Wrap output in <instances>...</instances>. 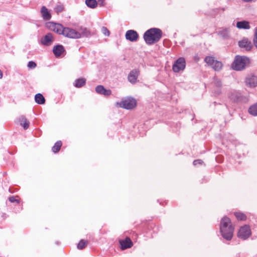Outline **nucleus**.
Instances as JSON below:
<instances>
[{
	"mask_svg": "<svg viewBox=\"0 0 257 257\" xmlns=\"http://www.w3.org/2000/svg\"><path fill=\"white\" fill-rule=\"evenodd\" d=\"M86 83V80L83 78H80L75 80L74 86L77 88H80L84 86Z\"/></svg>",
	"mask_w": 257,
	"mask_h": 257,
	"instance_id": "412c9836",
	"label": "nucleus"
},
{
	"mask_svg": "<svg viewBox=\"0 0 257 257\" xmlns=\"http://www.w3.org/2000/svg\"><path fill=\"white\" fill-rule=\"evenodd\" d=\"M3 77V73L1 70H0V78Z\"/></svg>",
	"mask_w": 257,
	"mask_h": 257,
	"instance_id": "e433bc0d",
	"label": "nucleus"
},
{
	"mask_svg": "<svg viewBox=\"0 0 257 257\" xmlns=\"http://www.w3.org/2000/svg\"><path fill=\"white\" fill-rule=\"evenodd\" d=\"M250 235L251 231L249 226L247 225L241 227L238 232V237L243 239H246Z\"/></svg>",
	"mask_w": 257,
	"mask_h": 257,
	"instance_id": "1a4fd4ad",
	"label": "nucleus"
},
{
	"mask_svg": "<svg viewBox=\"0 0 257 257\" xmlns=\"http://www.w3.org/2000/svg\"><path fill=\"white\" fill-rule=\"evenodd\" d=\"M248 113L253 115L257 116V102L251 105L248 109Z\"/></svg>",
	"mask_w": 257,
	"mask_h": 257,
	"instance_id": "5701e85b",
	"label": "nucleus"
},
{
	"mask_svg": "<svg viewBox=\"0 0 257 257\" xmlns=\"http://www.w3.org/2000/svg\"><path fill=\"white\" fill-rule=\"evenodd\" d=\"M54 41L52 34L49 33L41 39L40 43L45 46H50Z\"/></svg>",
	"mask_w": 257,
	"mask_h": 257,
	"instance_id": "9d476101",
	"label": "nucleus"
},
{
	"mask_svg": "<svg viewBox=\"0 0 257 257\" xmlns=\"http://www.w3.org/2000/svg\"><path fill=\"white\" fill-rule=\"evenodd\" d=\"M186 67V61L184 58L180 57L174 62L172 66L173 71L174 72H179L183 71Z\"/></svg>",
	"mask_w": 257,
	"mask_h": 257,
	"instance_id": "20e7f679",
	"label": "nucleus"
},
{
	"mask_svg": "<svg viewBox=\"0 0 257 257\" xmlns=\"http://www.w3.org/2000/svg\"><path fill=\"white\" fill-rule=\"evenodd\" d=\"M80 34H81V37H89L91 35L89 30L86 28L81 29V33Z\"/></svg>",
	"mask_w": 257,
	"mask_h": 257,
	"instance_id": "bb28decb",
	"label": "nucleus"
},
{
	"mask_svg": "<svg viewBox=\"0 0 257 257\" xmlns=\"http://www.w3.org/2000/svg\"><path fill=\"white\" fill-rule=\"evenodd\" d=\"M211 67L214 70L219 71L222 67V64L221 62L215 60L213 65Z\"/></svg>",
	"mask_w": 257,
	"mask_h": 257,
	"instance_id": "a878e982",
	"label": "nucleus"
},
{
	"mask_svg": "<svg viewBox=\"0 0 257 257\" xmlns=\"http://www.w3.org/2000/svg\"><path fill=\"white\" fill-rule=\"evenodd\" d=\"M250 63L249 59L244 56H236L232 64V68L236 71H241Z\"/></svg>",
	"mask_w": 257,
	"mask_h": 257,
	"instance_id": "7ed1b4c3",
	"label": "nucleus"
},
{
	"mask_svg": "<svg viewBox=\"0 0 257 257\" xmlns=\"http://www.w3.org/2000/svg\"><path fill=\"white\" fill-rule=\"evenodd\" d=\"M63 35L66 37L72 39H79L81 37L80 33L75 29L69 27H65Z\"/></svg>",
	"mask_w": 257,
	"mask_h": 257,
	"instance_id": "39448f33",
	"label": "nucleus"
},
{
	"mask_svg": "<svg viewBox=\"0 0 257 257\" xmlns=\"http://www.w3.org/2000/svg\"><path fill=\"white\" fill-rule=\"evenodd\" d=\"M96 92L100 94L108 96L111 94V91L110 89H106L102 85H98L95 87Z\"/></svg>",
	"mask_w": 257,
	"mask_h": 257,
	"instance_id": "4468645a",
	"label": "nucleus"
},
{
	"mask_svg": "<svg viewBox=\"0 0 257 257\" xmlns=\"http://www.w3.org/2000/svg\"><path fill=\"white\" fill-rule=\"evenodd\" d=\"M18 121L20 125L22 126L25 130H27L29 128L30 122L27 119L25 116L22 115L18 118Z\"/></svg>",
	"mask_w": 257,
	"mask_h": 257,
	"instance_id": "f3484780",
	"label": "nucleus"
},
{
	"mask_svg": "<svg viewBox=\"0 0 257 257\" xmlns=\"http://www.w3.org/2000/svg\"><path fill=\"white\" fill-rule=\"evenodd\" d=\"M202 163L203 161L200 159L195 160L193 161V165L194 166H196L198 164H202Z\"/></svg>",
	"mask_w": 257,
	"mask_h": 257,
	"instance_id": "c9c22d12",
	"label": "nucleus"
},
{
	"mask_svg": "<svg viewBox=\"0 0 257 257\" xmlns=\"http://www.w3.org/2000/svg\"><path fill=\"white\" fill-rule=\"evenodd\" d=\"M238 45L241 48H244L246 51H249L252 48L251 41L247 39H243L238 42Z\"/></svg>",
	"mask_w": 257,
	"mask_h": 257,
	"instance_id": "ddd939ff",
	"label": "nucleus"
},
{
	"mask_svg": "<svg viewBox=\"0 0 257 257\" xmlns=\"http://www.w3.org/2000/svg\"><path fill=\"white\" fill-rule=\"evenodd\" d=\"M125 38L131 42H136L139 38L138 33L135 30H128L125 34Z\"/></svg>",
	"mask_w": 257,
	"mask_h": 257,
	"instance_id": "f8f14e48",
	"label": "nucleus"
},
{
	"mask_svg": "<svg viewBox=\"0 0 257 257\" xmlns=\"http://www.w3.org/2000/svg\"><path fill=\"white\" fill-rule=\"evenodd\" d=\"M234 215L238 220H245L246 219V215L243 213L241 212H235Z\"/></svg>",
	"mask_w": 257,
	"mask_h": 257,
	"instance_id": "7c9ffc66",
	"label": "nucleus"
},
{
	"mask_svg": "<svg viewBox=\"0 0 257 257\" xmlns=\"http://www.w3.org/2000/svg\"><path fill=\"white\" fill-rule=\"evenodd\" d=\"M205 62L208 64L209 65L212 66L215 60H214V58L211 56H207L204 59Z\"/></svg>",
	"mask_w": 257,
	"mask_h": 257,
	"instance_id": "cd10ccee",
	"label": "nucleus"
},
{
	"mask_svg": "<svg viewBox=\"0 0 257 257\" xmlns=\"http://www.w3.org/2000/svg\"><path fill=\"white\" fill-rule=\"evenodd\" d=\"M63 6L61 5H57L55 8V11L59 13L62 12L63 10Z\"/></svg>",
	"mask_w": 257,
	"mask_h": 257,
	"instance_id": "72a5a7b5",
	"label": "nucleus"
},
{
	"mask_svg": "<svg viewBox=\"0 0 257 257\" xmlns=\"http://www.w3.org/2000/svg\"><path fill=\"white\" fill-rule=\"evenodd\" d=\"M136 105V100L132 97H127L120 102V106L125 109H131Z\"/></svg>",
	"mask_w": 257,
	"mask_h": 257,
	"instance_id": "423d86ee",
	"label": "nucleus"
},
{
	"mask_svg": "<svg viewBox=\"0 0 257 257\" xmlns=\"http://www.w3.org/2000/svg\"><path fill=\"white\" fill-rule=\"evenodd\" d=\"M101 32L105 36H108L110 34L109 30L105 27L101 28Z\"/></svg>",
	"mask_w": 257,
	"mask_h": 257,
	"instance_id": "2f4dec72",
	"label": "nucleus"
},
{
	"mask_svg": "<svg viewBox=\"0 0 257 257\" xmlns=\"http://www.w3.org/2000/svg\"><path fill=\"white\" fill-rule=\"evenodd\" d=\"M86 6L91 9H94L97 7L98 3L96 0H85Z\"/></svg>",
	"mask_w": 257,
	"mask_h": 257,
	"instance_id": "b1692460",
	"label": "nucleus"
},
{
	"mask_svg": "<svg viewBox=\"0 0 257 257\" xmlns=\"http://www.w3.org/2000/svg\"><path fill=\"white\" fill-rule=\"evenodd\" d=\"M100 1H101V2H100V4H102V2H103V1L100 0Z\"/></svg>",
	"mask_w": 257,
	"mask_h": 257,
	"instance_id": "ea45409f",
	"label": "nucleus"
},
{
	"mask_svg": "<svg viewBox=\"0 0 257 257\" xmlns=\"http://www.w3.org/2000/svg\"><path fill=\"white\" fill-rule=\"evenodd\" d=\"M41 12L44 19L46 20H49L51 19V14L49 12L48 9L45 6H43L42 7Z\"/></svg>",
	"mask_w": 257,
	"mask_h": 257,
	"instance_id": "6ab92c4d",
	"label": "nucleus"
},
{
	"mask_svg": "<svg viewBox=\"0 0 257 257\" xmlns=\"http://www.w3.org/2000/svg\"><path fill=\"white\" fill-rule=\"evenodd\" d=\"M162 37V32L158 28H151L144 34V39L148 45H152L160 41Z\"/></svg>",
	"mask_w": 257,
	"mask_h": 257,
	"instance_id": "f03ea898",
	"label": "nucleus"
},
{
	"mask_svg": "<svg viewBox=\"0 0 257 257\" xmlns=\"http://www.w3.org/2000/svg\"><path fill=\"white\" fill-rule=\"evenodd\" d=\"M236 27L239 29L248 30L250 28L249 23L246 21H239L236 23Z\"/></svg>",
	"mask_w": 257,
	"mask_h": 257,
	"instance_id": "a211bd4d",
	"label": "nucleus"
},
{
	"mask_svg": "<svg viewBox=\"0 0 257 257\" xmlns=\"http://www.w3.org/2000/svg\"><path fill=\"white\" fill-rule=\"evenodd\" d=\"M88 241L87 240L81 239L77 244V248L79 249H82L85 247Z\"/></svg>",
	"mask_w": 257,
	"mask_h": 257,
	"instance_id": "c85d7f7f",
	"label": "nucleus"
},
{
	"mask_svg": "<svg viewBox=\"0 0 257 257\" xmlns=\"http://www.w3.org/2000/svg\"><path fill=\"white\" fill-rule=\"evenodd\" d=\"M9 200L12 203L16 202L18 204L19 203V200L18 199H16L15 197L14 196L10 197L9 198Z\"/></svg>",
	"mask_w": 257,
	"mask_h": 257,
	"instance_id": "f704fd0d",
	"label": "nucleus"
},
{
	"mask_svg": "<svg viewBox=\"0 0 257 257\" xmlns=\"http://www.w3.org/2000/svg\"><path fill=\"white\" fill-rule=\"evenodd\" d=\"M46 26L51 31H53L60 35L63 34L65 27H63L61 24L49 22L46 24Z\"/></svg>",
	"mask_w": 257,
	"mask_h": 257,
	"instance_id": "0eeeda50",
	"label": "nucleus"
},
{
	"mask_svg": "<svg viewBox=\"0 0 257 257\" xmlns=\"http://www.w3.org/2000/svg\"><path fill=\"white\" fill-rule=\"evenodd\" d=\"M220 231L224 239L227 240H230L232 239L234 227L228 217L224 216L222 218L220 221Z\"/></svg>",
	"mask_w": 257,
	"mask_h": 257,
	"instance_id": "f257e3e1",
	"label": "nucleus"
},
{
	"mask_svg": "<svg viewBox=\"0 0 257 257\" xmlns=\"http://www.w3.org/2000/svg\"><path fill=\"white\" fill-rule=\"evenodd\" d=\"M62 142L60 141H57L52 147V150L54 153H57L61 149Z\"/></svg>",
	"mask_w": 257,
	"mask_h": 257,
	"instance_id": "393cba45",
	"label": "nucleus"
},
{
	"mask_svg": "<svg viewBox=\"0 0 257 257\" xmlns=\"http://www.w3.org/2000/svg\"><path fill=\"white\" fill-rule=\"evenodd\" d=\"M100 1H101V2H100V4H102V2H103V1L100 0Z\"/></svg>",
	"mask_w": 257,
	"mask_h": 257,
	"instance_id": "4c0bfd02",
	"label": "nucleus"
},
{
	"mask_svg": "<svg viewBox=\"0 0 257 257\" xmlns=\"http://www.w3.org/2000/svg\"><path fill=\"white\" fill-rule=\"evenodd\" d=\"M140 74V70L136 69L132 70L128 75V81L132 84L137 82L138 76Z\"/></svg>",
	"mask_w": 257,
	"mask_h": 257,
	"instance_id": "9b49d317",
	"label": "nucleus"
},
{
	"mask_svg": "<svg viewBox=\"0 0 257 257\" xmlns=\"http://www.w3.org/2000/svg\"><path fill=\"white\" fill-rule=\"evenodd\" d=\"M36 102L39 104L45 103V99L43 95L41 93H37L35 96Z\"/></svg>",
	"mask_w": 257,
	"mask_h": 257,
	"instance_id": "4be33fe9",
	"label": "nucleus"
},
{
	"mask_svg": "<svg viewBox=\"0 0 257 257\" xmlns=\"http://www.w3.org/2000/svg\"><path fill=\"white\" fill-rule=\"evenodd\" d=\"M27 66L29 68L34 69L37 66V64L35 62L31 61L28 62Z\"/></svg>",
	"mask_w": 257,
	"mask_h": 257,
	"instance_id": "473e14b6",
	"label": "nucleus"
},
{
	"mask_svg": "<svg viewBox=\"0 0 257 257\" xmlns=\"http://www.w3.org/2000/svg\"><path fill=\"white\" fill-rule=\"evenodd\" d=\"M245 85L249 88H254L257 86V75L249 74L245 79Z\"/></svg>",
	"mask_w": 257,
	"mask_h": 257,
	"instance_id": "6e6552de",
	"label": "nucleus"
},
{
	"mask_svg": "<svg viewBox=\"0 0 257 257\" xmlns=\"http://www.w3.org/2000/svg\"><path fill=\"white\" fill-rule=\"evenodd\" d=\"M65 51V49L62 45H57L53 47V52L56 57H60Z\"/></svg>",
	"mask_w": 257,
	"mask_h": 257,
	"instance_id": "dca6fc26",
	"label": "nucleus"
},
{
	"mask_svg": "<svg viewBox=\"0 0 257 257\" xmlns=\"http://www.w3.org/2000/svg\"><path fill=\"white\" fill-rule=\"evenodd\" d=\"M218 34L223 38H227L229 36V30L227 29H223L219 31Z\"/></svg>",
	"mask_w": 257,
	"mask_h": 257,
	"instance_id": "c756f323",
	"label": "nucleus"
},
{
	"mask_svg": "<svg viewBox=\"0 0 257 257\" xmlns=\"http://www.w3.org/2000/svg\"><path fill=\"white\" fill-rule=\"evenodd\" d=\"M119 243L122 249H125L131 247L133 244L129 237H126L124 240H120Z\"/></svg>",
	"mask_w": 257,
	"mask_h": 257,
	"instance_id": "2eb2a0df",
	"label": "nucleus"
},
{
	"mask_svg": "<svg viewBox=\"0 0 257 257\" xmlns=\"http://www.w3.org/2000/svg\"><path fill=\"white\" fill-rule=\"evenodd\" d=\"M214 83L215 86L216 87V91L215 92L217 95H219L221 93V88L222 87V82L219 79H214Z\"/></svg>",
	"mask_w": 257,
	"mask_h": 257,
	"instance_id": "aec40b11",
	"label": "nucleus"
},
{
	"mask_svg": "<svg viewBox=\"0 0 257 257\" xmlns=\"http://www.w3.org/2000/svg\"><path fill=\"white\" fill-rule=\"evenodd\" d=\"M100 1H101V2H100V4H102V2H103V1L100 0Z\"/></svg>",
	"mask_w": 257,
	"mask_h": 257,
	"instance_id": "58836bf2",
	"label": "nucleus"
}]
</instances>
